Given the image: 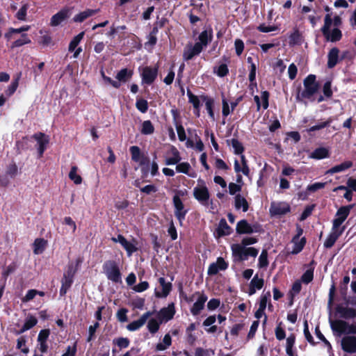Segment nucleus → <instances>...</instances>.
I'll use <instances>...</instances> for the list:
<instances>
[{
    "mask_svg": "<svg viewBox=\"0 0 356 356\" xmlns=\"http://www.w3.org/2000/svg\"><path fill=\"white\" fill-rule=\"evenodd\" d=\"M336 312L340 314V316L345 319L355 318L356 317V309L351 307H345L338 305Z\"/></svg>",
    "mask_w": 356,
    "mask_h": 356,
    "instance_id": "nucleus-26",
    "label": "nucleus"
},
{
    "mask_svg": "<svg viewBox=\"0 0 356 356\" xmlns=\"http://www.w3.org/2000/svg\"><path fill=\"white\" fill-rule=\"evenodd\" d=\"M160 322H158L154 318H151L147 323V329L152 334H154L158 332L160 327Z\"/></svg>",
    "mask_w": 356,
    "mask_h": 356,
    "instance_id": "nucleus-53",
    "label": "nucleus"
},
{
    "mask_svg": "<svg viewBox=\"0 0 356 356\" xmlns=\"http://www.w3.org/2000/svg\"><path fill=\"white\" fill-rule=\"evenodd\" d=\"M31 42V39L29 38L26 33H22L21 38L16 40L11 44V49L22 47L24 44H30Z\"/></svg>",
    "mask_w": 356,
    "mask_h": 356,
    "instance_id": "nucleus-41",
    "label": "nucleus"
},
{
    "mask_svg": "<svg viewBox=\"0 0 356 356\" xmlns=\"http://www.w3.org/2000/svg\"><path fill=\"white\" fill-rule=\"evenodd\" d=\"M200 98L203 102H205L206 109L207 111L209 118L213 120L215 119L214 111H213L214 99L213 98H211L207 95H201Z\"/></svg>",
    "mask_w": 356,
    "mask_h": 356,
    "instance_id": "nucleus-28",
    "label": "nucleus"
},
{
    "mask_svg": "<svg viewBox=\"0 0 356 356\" xmlns=\"http://www.w3.org/2000/svg\"><path fill=\"white\" fill-rule=\"evenodd\" d=\"M133 74V70L128 68H123L117 73L115 78L120 82L126 83L131 79Z\"/></svg>",
    "mask_w": 356,
    "mask_h": 356,
    "instance_id": "nucleus-33",
    "label": "nucleus"
},
{
    "mask_svg": "<svg viewBox=\"0 0 356 356\" xmlns=\"http://www.w3.org/2000/svg\"><path fill=\"white\" fill-rule=\"evenodd\" d=\"M339 49L337 47L332 48L327 54V66L329 69L334 67L340 60L339 56Z\"/></svg>",
    "mask_w": 356,
    "mask_h": 356,
    "instance_id": "nucleus-23",
    "label": "nucleus"
},
{
    "mask_svg": "<svg viewBox=\"0 0 356 356\" xmlns=\"http://www.w3.org/2000/svg\"><path fill=\"white\" fill-rule=\"evenodd\" d=\"M264 280L263 278H259L258 275H255L252 279L249 286V296H252L256 293L257 290H260L263 288Z\"/></svg>",
    "mask_w": 356,
    "mask_h": 356,
    "instance_id": "nucleus-25",
    "label": "nucleus"
},
{
    "mask_svg": "<svg viewBox=\"0 0 356 356\" xmlns=\"http://www.w3.org/2000/svg\"><path fill=\"white\" fill-rule=\"evenodd\" d=\"M268 265V252L266 250H263L259 257L258 266L259 268H266Z\"/></svg>",
    "mask_w": 356,
    "mask_h": 356,
    "instance_id": "nucleus-52",
    "label": "nucleus"
},
{
    "mask_svg": "<svg viewBox=\"0 0 356 356\" xmlns=\"http://www.w3.org/2000/svg\"><path fill=\"white\" fill-rule=\"evenodd\" d=\"M314 265L315 261L314 260H312L308 265L309 268L307 269L301 276V282L307 284L312 282L314 279Z\"/></svg>",
    "mask_w": 356,
    "mask_h": 356,
    "instance_id": "nucleus-29",
    "label": "nucleus"
},
{
    "mask_svg": "<svg viewBox=\"0 0 356 356\" xmlns=\"http://www.w3.org/2000/svg\"><path fill=\"white\" fill-rule=\"evenodd\" d=\"M353 166V162L350 161H344L339 165H337L330 169H329L326 174L333 175L334 173L340 172L345 171Z\"/></svg>",
    "mask_w": 356,
    "mask_h": 356,
    "instance_id": "nucleus-32",
    "label": "nucleus"
},
{
    "mask_svg": "<svg viewBox=\"0 0 356 356\" xmlns=\"http://www.w3.org/2000/svg\"><path fill=\"white\" fill-rule=\"evenodd\" d=\"M187 96L188 98V102L192 104L193 108H198L200 107V97H197L194 95L189 89L187 90Z\"/></svg>",
    "mask_w": 356,
    "mask_h": 356,
    "instance_id": "nucleus-44",
    "label": "nucleus"
},
{
    "mask_svg": "<svg viewBox=\"0 0 356 356\" xmlns=\"http://www.w3.org/2000/svg\"><path fill=\"white\" fill-rule=\"evenodd\" d=\"M26 339L24 336L20 337L17 340V348L20 349L24 354H27L29 352V348L26 346Z\"/></svg>",
    "mask_w": 356,
    "mask_h": 356,
    "instance_id": "nucleus-54",
    "label": "nucleus"
},
{
    "mask_svg": "<svg viewBox=\"0 0 356 356\" xmlns=\"http://www.w3.org/2000/svg\"><path fill=\"white\" fill-rule=\"evenodd\" d=\"M98 10L86 9V10L79 13L73 17L74 22H83L87 18L95 15Z\"/></svg>",
    "mask_w": 356,
    "mask_h": 356,
    "instance_id": "nucleus-34",
    "label": "nucleus"
},
{
    "mask_svg": "<svg viewBox=\"0 0 356 356\" xmlns=\"http://www.w3.org/2000/svg\"><path fill=\"white\" fill-rule=\"evenodd\" d=\"M355 204L342 206L338 209L336 213V218L332 221L333 229H340L341 225L346 220Z\"/></svg>",
    "mask_w": 356,
    "mask_h": 356,
    "instance_id": "nucleus-5",
    "label": "nucleus"
},
{
    "mask_svg": "<svg viewBox=\"0 0 356 356\" xmlns=\"http://www.w3.org/2000/svg\"><path fill=\"white\" fill-rule=\"evenodd\" d=\"M260 226L259 225H251L247 220H239L236 227V232L238 234H250L259 232Z\"/></svg>",
    "mask_w": 356,
    "mask_h": 356,
    "instance_id": "nucleus-7",
    "label": "nucleus"
},
{
    "mask_svg": "<svg viewBox=\"0 0 356 356\" xmlns=\"http://www.w3.org/2000/svg\"><path fill=\"white\" fill-rule=\"evenodd\" d=\"M256 71H257L256 65L254 63H252V65H250V73H249V76H248V79L250 82V86L254 85V86H257Z\"/></svg>",
    "mask_w": 356,
    "mask_h": 356,
    "instance_id": "nucleus-57",
    "label": "nucleus"
},
{
    "mask_svg": "<svg viewBox=\"0 0 356 356\" xmlns=\"http://www.w3.org/2000/svg\"><path fill=\"white\" fill-rule=\"evenodd\" d=\"M74 282V279L67 277L63 275L61 279V286L60 289L59 294L60 296H65L67 291L70 289Z\"/></svg>",
    "mask_w": 356,
    "mask_h": 356,
    "instance_id": "nucleus-35",
    "label": "nucleus"
},
{
    "mask_svg": "<svg viewBox=\"0 0 356 356\" xmlns=\"http://www.w3.org/2000/svg\"><path fill=\"white\" fill-rule=\"evenodd\" d=\"M234 170L236 173L242 172L244 175L248 176L250 174V168L248 164L242 165L241 167L239 162L237 159H235L234 164Z\"/></svg>",
    "mask_w": 356,
    "mask_h": 356,
    "instance_id": "nucleus-49",
    "label": "nucleus"
},
{
    "mask_svg": "<svg viewBox=\"0 0 356 356\" xmlns=\"http://www.w3.org/2000/svg\"><path fill=\"white\" fill-rule=\"evenodd\" d=\"M203 50L200 48L199 45L195 43L192 44H188L184 49L183 51V59L185 61H188L193 59L195 56L200 55Z\"/></svg>",
    "mask_w": 356,
    "mask_h": 356,
    "instance_id": "nucleus-14",
    "label": "nucleus"
},
{
    "mask_svg": "<svg viewBox=\"0 0 356 356\" xmlns=\"http://www.w3.org/2000/svg\"><path fill=\"white\" fill-rule=\"evenodd\" d=\"M122 246L125 249L129 256L131 255L134 252L138 250V248L136 247V245L127 240Z\"/></svg>",
    "mask_w": 356,
    "mask_h": 356,
    "instance_id": "nucleus-60",
    "label": "nucleus"
},
{
    "mask_svg": "<svg viewBox=\"0 0 356 356\" xmlns=\"http://www.w3.org/2000/svg\"><path fill=\"white\" fill-rule=\"evenodd\" d=\"M158 75V67H144L141 73L142 82L147 85H152Z\"/></svg>",
    "mask_w": 356,
    "mask_h": 356,
    "instance_id": "nucleus-8",
    "label": "nucleus"
},
{
    "mask_svg": "<svg viewBox=\"0 0 356 356\" xmlns=\"http://www.w3.org/2000/svg\"><path fill=\"white\" fill-rule=\"evenodd\" d=\"M159 282L162 287V291L155 290V296L159 298H166L170 294L172 285L170 282H166L165 279L163 277L159 279Z\"/></svg>",
    "mask_w": 356,
    "mask_h": 356,
    "instance_id": "nucleus-19",
    "label": "nucleus"
},
{
    "mask_svg": "<svg viewBox=\"0 0 356 356\" xmlns=\"http://www.w3.org/2000/svg\"><path fill=\"white\" fill-rule=\"evenodd\" d=\"M113 343L117 345L120 349L127 348L130 344V341L127 337H119L114 339Z\"/></svg>",
    "mask_w": 356,
    "mask_h": 356,
    "instance_id": "nucleus-51",
    "label": "nucleus"
},
{
    "mask_svg": "<svg viewBox=\"0 0 356 356\" xmlns=\"http://www.w3.org/2000/svg\"><path fill=\"white\" fill-rule=\"evenodd\" d=\"M291 207L289 204L285 202L271 203L270 213L272 216L285 215L290 212Z\"/></svg>",
    "mask_w": 356,
    "mask_h": 356,
    "instance_id": "nucleus-13",
    "label": "nucleus"
},
{
    "mask_svg": "<svg viewBox=\"0 0 356 356\" xmlns=\"http://www.w3.org/2000/svg\"><path fill=\"white\" fill-rule=\"evenodd\" d=\"M315 207L316 204H314L306 206L302 213H301L299 220L300 221L306 220L309 216H311Z\"/></svg>",
    "mask_w": 356,
    "mask_h": 356,
    "instance_id": "nucleus-55",
    "label": "nucleus"
},
{
    "mask_svg": "<svg viewBox=\"0 0 356 356\" xmlns=\"http://www.w3.org/2000/svg\"><path fill=\"white\" fill-rule=\"evenodd\" d=\"M214 355V350L210 349H203L202 348H197L195 352V356H210Z\"/></svg>",
    "mask_w": 356,
    "mask_h": 356,
    "instance_id": "nucleus-64",
    "label": "nucleus"
},
{
    "mask_svg": "<svg viewBox=\"0 0 356 356\" xmlns=\"http://www.w3.org/2000/svg\"><path fill=\"white\" fill-rule=\"evenodd\" d=\"M175 314L174 303H170L167 307H163L160 310L161 316L166 321L171 320Z\"/></svg>",
    "mask_w": 356,
    "mask_h": 356,
    "instance_id": "nucleus-36",
    "label": "nucleus"
},
{
    "mask_svg": "<svg viewBox=\"0 0 356 356\" xmlns=\"http://www.w3.org/2000/svg\"><path fill=\"white\" fill-rule=\"evenodd\" d=\"M245 247L239 244H234L232 246V256L234 261H243L247 259Z\"/></svg>",
    "mask_w": 356,
    "mask_h": 356,
    "instance_id": "nucleus-21",
    "label": "nucleus"
},
{
    "mask_svg": "<svg viewBox=\"0 0 356 356\" xmlns=\"http://www.w3.org/2000/svg\"><path fill=\"white\" fill-rule=\"evenodd\" d=\"M228 268V263L225 259L219 257L217 258L216 263L209 265L207 273L209 275H215L218 274L219 270H225Z\"/></svg>",
    "mask_w": 356,
    "mask_h": 356,
    "instance_id": "nucleus-12",
    "label": "nucleus"
},
{
    "mask_svg": "<svg viewBox=\"0 0 356 356\" xmlns=\"http://www.w3.org/2000/svg\"><path fill=\"white\" fill-rule=\"evenodd\" d=\"M140 132L142 134L144 135L152 134L154 132V127L152 122L149 120H145L142 123V128Z\"/></svg>",
    "mask_w": 356,
    "mask_h": 356,
    "instance_id": "nucleus-42",
    "label": "nucleus"
},
{
    "mask_svg": "<svg viewBox=\"0 0 356 356\" xmlns=\"http://www.w3.org/2000/svg\"><path fill=\"white\" fill-rule=\"evenodd\" d=\"M230 142L234 148V153L237 155L243 154L245 150L243 144L237 138H232Z\"/></svg>",
    "mask_w": 356,
    "mask_h": 356,
    "instance_id": "nucleus-43",
    "label": "nucleus"
},
{
    "mask_svg": "<svg viewBox=\"0 0 356 356\" xmlns=\"http://www.w3.org/2000/svg\"><path fill=\"white\" fill-rule=\"evenodd\" d=\"M304 90L301 94H298L296 97L300 100V96L304 99H310L319 90L320 84L316 81V76L314 74H309L303 81Z\"/></svg>",
    "mask_w": 356,
    "mask_h": 356,
    "instance_id": "nucleus-2",
    "label": "nucleus"
},
{
    "mask_svg": "<svg viewBox=\"0 0 356 356\" xmlns=\"http://www.w3.org/2000/svg\"><path fill=\"white\" fill-rule=\"evenodd\" d=\"M232 229L227 223L226 220L225 218H221L218 223V226L216 229L217 237L220 238L225 236H229L232 234Z\"/></svg>",
    "mask_w": 356,
    "mask_h": 356,
    "instance_id": "nucleus-20",
    "label": "nucleus"
},
{
    "mask_svg": "<svg viewBox=\"0 0 356 356\" xmlns=\"http://www.w3.org/2000/svg\"><path fill=\"white\" fill-rule=\"evenodd\" d=\"M289 39L290 46L300 45L302 44V35L300 31L296 28L293 32L290 34Z\"/></svg>",
    "mask_w": 356,
    "mask_h": 356,
    "instance_id": "nucleus-38",
    "label": "nucleus"
},
{
    "mask_svg": "<svg viewBox=\"0 0 356 356\" xmlns=\"http://www.w3.org/2000/svg\"><path fill=\"white\" fill-rule=\"evenodd\" d=\"M345 229V226L341 227L340 229H333V227H332V231L324 242V247L326 248H331L339 236L343 234Z\"/></svg>",
    "mask_w": 356,
    "mask_h": 356,
    "instance_id": "nucleus-15",
    "label": "nucleus"
},
{
    "mask_svg": "<svg viewBox=\"0 0 356 356\" xmlns=\"http://www.w3.org/2000/svg\"><path fill=\"white\" fill-rule=\"evenodd\" d=\"M291 242L293 243V248L291 252L293 254H297L303 250L307 241L305 237H302L295 241L292 239Z\"/></svg>",
    "mask_w": 356,
    "mask_h": 356,
    "instance_id": "nucleus-39",
    "label": "nucleus"
},
{
    "mask_svg": "<svg viewBox=\"0 0 356 356\" xmlns=\"http://www.w3.org/2000/svg\"><path fill=\"white\" fill-rule=\"evenodd\" d=\"M19 78H20V74L19 76H17V78H15V79L13 80L10 85L5 90V94L8 97L12 96L17 90V87L19 86Z\"/></svg>",
    "mask_w": 356,
    "mask_h": 356,
    "instance_id": "nucleus-45",
    "label": "nucleus"
},
{
    "mask_svg": "<svg viewBox=\"0 0 356 356\" xmlns=\"http://www.w3.org/2000/svg\"><path fill=\"white\" fill-rule=\"evenodd\" d=\"M129 151L131 155V159L134 162H138V161H140V156H142L144 154L141 152L140 147L138 146L130 147Z\"/></svg>",
    "mask_w": 356,
    "mask_h": 356,
    "instance_id": "nucleus-48",
    "label": "nucleus"
},
{
    "mask_svg": "<svg viewBox=\"0 0 356 356\" xmlns=\"http://www.w3.org/2000/svg\"><path fill=\"white\" fill-rule=\"evenodd\" d=\"M38 323V319L33 315L29 314L25 319L24 323L19 330L15 332L16 334H21L24 332L31 330Z\"/></svg>",
    "mask_w": 356,
    "mask_h": 356,
    "instance_id": "nucleus-27",
    "label": "nucleus"
},
{
    "mask_svg": "<svg viewBox=\"0 0 356 356\" xmlns=\"http://www.w3.org/2000/svg\"><path fill=\"white\" fill-rule=\"evenodd\" d=\"M82 262L83 259L79 257L76 259L75 264L70 263L67 265L66 271L63 273V276L74 279Z\"/></svg>",
    "mask_w": 356,
    "mask_h": 356,
    "instance_id": "nucleus-24",
    "label": "nucleus"
},
{
    "mask_svg": "<svg viewBox=\"0 0 356 356\" xmlns=\"http://www.w3.org/2000/svg\"><path fill=\"white\" fill-rule=\"evenodd\" d=\"M31 137L37 141L38 156L39 157H42L49 143V136L42 132H38L34 134Z\"/></svg>",
    "mask_w": 356,
    "mask_h": 356,
    "instance_id": "nucleus-9",
    "label": "nucleus"
},
{
    "mask_svg": "<svg viewBox=\"0 0 356 356\" xmlns=\"http://www.w3.org/2000/svg\"><path fill=\"white\" fill-rule=\"evenodd\" d=\"M216 74L220 77H225L229 74V69L226 64H221L218 66Z\"/></svg>",
    "mask_w": 356,
    "mask_h": 356,
    "instance_id": "nucleus-63",
    "label": "nucleus"
},
{
    "mask_svg": "<svg viewBox=\"0 0 356 356\" xmlns=\"http://www.w3.org/2000/svg\"><path fill=\"white\" fill-rule=\"evenodd\" d=\"M77 170L76 166H72L69 172V178L73 181L75 184H80L82 182V178L77 174Z\"/></svg>",
    "mask_w": 356,
    "mask_h": 356,
    "instance_id": "nucleus-46",
    "label": "nucleus"
},
{
    "mask_svg": "<svg viewBox=\"0 0 356 356\" xmlns=\"http://www.w3.org/2000/svg\"><path fill=\"white\" fill-rule=\"evenodd\" d=\"M191 165L188 162H182L177 164L176 170L177 172H181L186 175H188L191 169Z\"/></svg>",
    "mask_w": 356,
    "mask_h": 356,
    "instance_id": "nucleus-56",
    "label": "nucleus"
},
{
    "mask_svg": "<svg viewBox=\"0 0 356 356\" xmlns=\"http://www.w3.org/2000/svg\"><path fill=\"white\" fill-rule=\"evenodd\" d=\"M172 202L175 208L174 214L179 220L180 226H182L183 221L185 220L188 210L184 208L182 200L178 195H175L173 196Z\"/></svg>",
    "mask_w": 356,
    "mask_h": 356,
    "instance_id": "nucleus-6",
    "label": "nucleus"
},
{
    "mask_svg": "<svg viewBox=\"0 0 356 356\" xmlns=\"http://www.w3.org/2000/svg\"><path fill=\"white\" fill-rule=\"evenodd\" d=\"M332 26V14H326L324 17V24L321 29V31L325 40L331 42H337L341 40L343 37L342 31L339 28Z\"/></svg>",
    "mask_w": 356,
    "mask_h": 356,
    "instance_id": "nucleus-1",
    "label": "nucleus"
},
{
    "mask_svg": "<svg viewBox=\"0 0 356 356\" xmlns=\"http://www.w3.org/2000/svg\"><path fill=\"white\" fill-rule=\"evenodd\" d=\"M207 300V296L204 293L200 294L197 301L193 304L191 309V314L193 316L199 315L200 312L204 309Z\"/></svg>",
    "mask_w": 356,
    "mask_h": 356,
    "instance_id": "nucleus-22",
    "label": "nucleus"
},
{
    "mask_svg": "<svg viewBox=\"0 0 356 356\" xmlns=\"http://www.w3.org/2000/svg\"><path fill=\"white\" fill-rule=\"evenodd\" d=\"M18 172V168L15 162H12L7 166L6 174L10 177H15Z\"/></svg>",
    "mask_w": 356,
    "mask_h": 356,
    "instance_id": "nucleus-58",
    "label": "nucleus"
},
{
    "mask_svg": "<svg viewBox=\"0 0 356 356\" xmlns=\"http://www.w3.org/2000/svg\"><path fill=\"white\" fill-rule=\"evenodd\" d=\"M341 349L347 353H356V336L348 335L342 338Z\"/></svg>",
    "mask_w": 356,
    "mask_h": 356,
    "instance_id": "nucleus-10",
    "label": "nucleus"
},
{
    "mask_svg": "<svg viewBox=\"0 0 356 356\" xmlns=\"http://www.w3.org/2000/svg\"><path fill=\"white\" fill-rule=\"evenodd\" d=\"M213 37V29L209 27L200 33L198 42H196L195 44L199 45L200 48L203 50L212 41Z\"/></svg>",
    "mask_w": 356,
    "mask_h": 356,
    "instance_id": "nucleus-11",
    "label": "nucleus"
},
{
    "mask_svg": "<svg viewBox=\"0 0 356 356\" xmlns=\"http://www.w3.org/2000/svg\"><path fill=\"white\" fill-rule=\"evenodd\" d=\"M331 328L339 336L342 334H348L349 323L343 320H335L330 323Z\"/></svg>",
    "mask_w": 356,
    "mask_h": 356,
    "instance_id": "nucleus-17",
    "label": "nucleus"
},
{
    "mask_svg": "<svg viewBox=\"0 0 356 356\" xmlns=\"http://www.w3.org/2000/svg\"><path fill=\"white\" fill-rule=\"evenodd\" d=\"M172 156L165 159V163L168 165H175L179 163L181 158L180 156L179 151L176 147H172Z\"/></svg>",
    "mask_w": 356,
    "mask_h": 356,
    "instance_id": "nucleus-40",
    "label": "nucleus"
},
{
    "mask_svg": "<svg viewBox=\"0 0 356 356\" xmlns=\"http://www.w3.org/2000/svg\"><path fill=\"white\" fill-rule=\"evenodd\" d=\"M152 315V313L150 312H147L145 314H143L139 319L137 321H134L129 323L127 325V329L129 331H136L138 329H140L142 326L145 325L148 318Z\"/></svg>",
    "mask_w": 356,
    "mask_h": 356,
    "instance_id": "nucleus-18",
    "label": "nucleus"
},
{
    "mask_svg": "<svg viewBox=\"0 0 356 356\" xmlns=\"http://www.w3.org/2000/svg\"><path fill=\"white\" fill-rule=\"evenodd\" d=\"M234 207L236 209H242L243 212H246L249 209V204L241 194H236L234 197Z\"/></svg>",
    "mask_w": 356,
    "mask_h": 356,
    "instance_id": "nucleus-30",
    "label": "nucleus"
},
{
    "mask_svg": "<svg viewBox=\"0 0 356 356\" xmlns=\"http://www.w3.org/2000/svg\"><path fill=\"white\" fill-rule=\"evenodd\" d=\"M102 268L108 280L115 284L122 283V273L115 261H106L102 266Z\"/></svg>",
    "mask_w": 356,
    "mask_h": 356,
    "instance_id": "nucleus-3",
    "label": "nucleus"
},
{
    "mask_svg": "<svg viewBox=\"0 0 356 356\" xmlns=\"http://www.w3.org/2000/svg\"><path fill=\"white\" fill-rule=\"evenodd\" d=\"M47 245V241L42 238H38L33 243V252L35 254H42Z\"/></svg>",
    "mask_w": 356,
    "mask_h": 356,
    "instance_id": "nucleus-37",
    "label": "nucleus"
},
{
    "mask_svg": "<svg viewBox=\"0 0 356 356\" xmlns=\"http://www.w3.org/2000/svg\"><path fill=\"white\" fill-rule=\"evenodd\" d=\"M70 17V10L63 8L54 15L51 18L50 25L57 26Z\"/></svg>",
    "mask_w": 356,
    "mask_h": 356,
    "instance_id": "nucleus-16",
    "label": "nucleus"
},
{
    "mask_svg": "<svg viewBox=\"0 0 356 356\" xmlns=\"http://www.w3.org/2000/svg\"><path fill=\"white\" fill-rule=\"evenodd\" d=\"M197 183L193 188V196L202 205H207L210 197L209 189L203 179H199Z\"/></svg>",
    "mask_w": 356,
    "mask_h": 356,
    "instance_id": "nucleus-4",
    "label": "nucleus"
},
{
    "mask_svg": "<svg viewBox=\"0 0 356 356\" xmlns=\"http://www.w3.org/2000/svg\"><path fill=\"white\" fill-rule=\"evenodd\" d=\"M234 47L237 56H241L244 50V42L241 39L237 38L234 41Z\"/></svg>",
    "mask_w": 356,
    "mask_h": 356,
    "instance_id": "nucleus-62",
    "label": "nucleus"
},
{
    "mask_svg": "<svg viewBox=\"0 0 356 356\" xmlns=\"http://www.w3.org/2000/svg\"><path fill=\"white\" fill-rule=\"evenodd\" d=\"M29 8V5L28 3H24L22 6L19 10L15 14V17L19 21H26L27 10Z\"/></svg>",
    "mask_w": 356,
    "mask_h": 356,
    "instance_id": "nucleus-47",
    "label": "nucleus"
},
{
    "mask_svg": "<svg viewBox=\"0 0 356 356\" xmlns=\"http://www.w3.org/2000/svg\"><path fill=\"white\" fill-rule=\"evenodd\" d=\"M330 156L329 150L325 147H318L315 149L309 155L311 159L320 160Z\"/></svg>",
    "mask_w": 356,
    "mask_h": 356,
    "instance_id": "nucleus-31",
    "label": "nucleus"
},
{
    "mask_svg": "<svg viewBox=\"0 0 356 356\" xmlns=\"http://www.w3.org/2000/svg\"><path fill=\"white\" fill-rule=\"evenodd\" d=\"M127 312H128V309L127 308L120 309L116 314V317H117L118 320L122 323L127 321H128V318H127Z\"/></svg>",
    "mask_w": 356,
    "mask_h": 356,
    "instance_id": "nucleus-61",
    "label": "nucleus"
},
{
    "mask_svg": "<svg viewBox=\"0 0 356 356\" xmlns=\"http://www.w3.org/2000/svg\"><path fill=\"white\" fill-rule=\"evenodd\" d=\"M303 332H304L305 337L307 339V341L309 343H311L312 345H314L315 342L314 341V338H313L312 335L311 334V333H310V332L309 330V326H308V323H307V321H305L304 322V330H303Z\"/></svg>",
    "mask_w": 356,
    "mask_h": 356,
    "instance_id": "nucleus-59",
    "label": "nucleus"
},
{
    "mask_svg": "<svg viewBox=\"0 0 356 356\" xmlns=\"http://www.w3.org/2000/svg\"><path fill=\"white\" fill-rule=\"evenodd\" d=\"M136 107L142 113H145L149 108L148 102L145 99L138 98L136 99Z\"/></svg>",
    "mask_w": 356,
    "mask_h": 356,
    "instance_id": "nucleus-50",
    "label": "nucleus"
}]
</instances>
